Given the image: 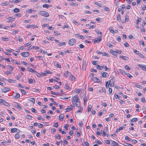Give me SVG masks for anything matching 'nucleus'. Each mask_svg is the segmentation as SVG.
Listing matches in <instances>:
<instances>
[{
    "label": "nucleus",
    "instance_id": "6",
    "mask_svg": "<svg viewBox=\"0 0 146 146\" xmlns=\"http://www.w3.org/2000/svg\"><path fill=\"white\" fill-rule=\"evenodd\" d=\"M21 54L22 56L26 57H28L29 56V53L28 52H25L21 53Z\"/></svg>",
    "mask_w": 146,
    "mask_h": 146
},
{
    "label": "nucleus",
    "instance_id": "8",
    "mask_svg": "<svg viewBox=\"0 0 146 146\" xmlns=\"http://www.w3.org/2000/svg\"><path fill=\"white\" fill-rule=\"evenodd\" d=\"M64 115L62 113H61L59 116L58 119L60 121H62L64 117Z\"/></svg>",
    "mask_w": 146,
    "mask_h": 146
},
{
    "label": "nucleus",
    "instance_id": "9",
    "mask_svg": "<svg viewBox=\"0 0 146 146\" xmlns=\"http://www.w3.org/2000/svg\"><path fill=\"white\" fill-rule=\"evenodd\" d=\"M102 76L104 78H106L109 76V74L107 72H104L102 74Z\"/></svg>",
    "mask_w": 146,
    "mask_h": 146
},
{
    "label": "nucleus",
    "instance_id": "46",
    "mask_svg": "<svg viewBox=\"0 0 146 146\" xmlns=\"http://www.w3.org/2000/svg\"><path fill=\"white\" fill-rule=\"evenodd\" d=\"M41 1L43 3H50L49 0H41Z\"/></svg>",
    "mask_w": 146,
    "mask_h": 146
},
{
    "label": "nucleus",
    "instance_id": "25",
    "mask_svg": "<svg viewBox=\"0 0 146 146\" xmlns=\"http://www.w3.org/2000/svg\"><path fill=\"white\" fill-rule=\"evenodd\" d=\"M137 119H138L137 118H134L131 119V121L132 122H135L137 121Z\"/></svg>",
    "mask_w": 146,
    "mask_h": 146
},
{
    "label": "nucleus",
    "instance_id": "33",
    "mask_svg": "<svg viewBox=\"0 0 146 146\" xmlns=\"http://www.w3.org/2000/svg\"><path fill=\"white\" fill-rule=\"evenodd\" d=\"M18 30L13 31L12 32V34L13 35H15L18 32Z\"/></svg>",
    "mask_w": 146,
    "mask_h": 146
},
{
    "label": "nucleus",
    "instance_id": "4",
    "mask_svg": "<svg viewBox=\"0 0 146 146\" xmlns=\"http://www.w3.org/2000/svg\"><path fill=\"white\" fill-rule=\"evenodd\" d=\"M102 37L101 36H98L96 38V39H94V43H96L97 42H100L102 40Z\"/></svg>",
    "mask_w": 146,
    "mask_h": 146
},
{
    "label": "nucleus",
    "instance_id": "20",
    "mask_svg": "<svg viewBox=\"0 0 146 146\" xmlns=\"http://www.w3.org/2000/svg\"><path fill=\"white\" fill-rule=\"evenodd\" d=\"M96 68L99 70H102L103 68V66H101L99 65H97L96 66Z\"/></svg>",
    "mask_w": 146,
    "mask_h": 146
},
{
    "label": "nucleus",
    "instance_id": "12",
    "mask_svg": "<svg viewBox=\"0 0 146 146\" xmlns=\"http://www.w3.org/2000/svg\"><path fill=\"white\" fill-rule=\"evenodd\" d=\"M113 79H111L109 82V84L111 87H112L113 86Z\"/></svg>",
    "mask_w": 146,
    "mask_h": 146
},
{
    "label": "nucleus",
    "instance_id": "54",
    "mask_svg": "<svg viewBox=\"0 0 146 146\" xmlns=\"http://www.w3.org/2000/svg\"><path fill=\"white\" fill-rule=\"evenodd\" d=\"M107 129L108 127H104V129H103V131H102V132H106V131H107Z\"/></svg>",
    "mask_w": 146,
    "mask_h": 146
},
{
    "label": "nucleus",
    "instance_id": "18",
    "mask_svg": "<svg viewBox=\"0 0 146 146\" xmlns=\"http://www.w3.org/2000/svg\"><path fill=\"white\" fill-rule=\"evenodd\" d=\"M83 110V108L82 107H80L79 110H78L77 111V112L78 113L79 112L81 113L82 112Z\"/></svg>",
    "mask_w": 146,
    "mask_h": 146
},
{
    "label": "nucleus",
    "instance_id": "58",
    "mask_svg": "<svg viewBox=\"0 0 146 146\" xmlns=\"http://www.w3.org/2000/svg\"><path fill=\"white\" fill-rule=\"evenodd\" d=\"M48 39L51 41H53L54 40V38L53 37H49Z\"/></svg>",
    "mask_w": 146,
    "mask_h": 146
},
{
    "label": "nucleus",
    "instance_id": "44",
    "mask_svg": "<svg viewBox=\"0 0 146 146\" xmlns=\"http://www.w3.org/2000/svg\"><path fill=\"white\" fill-rule=\"evenodd\" d=\"M50 93L51 94L54 95H56L57 94H58L57 93H56V92H54L52 91H50Z\"/></svg>",
    "mask_w": 146,
    "mask_h": 146
},
{
    "label": "nucleus",
    "instance_id": "61",
    "mask_svg": "<svg viewBox=\"0 0 146 146\" xmlns=\"http://www.w3.org/2000/svg\"><path fill=\"white\" fill-rule=\"evenodd\" d=\"M28 69L30 72H33V69L32 68H28Z\"/></svg>",
    "mask_w": 146,
    "mask_h": 146
},
{
    "label": "nucleus",
    "instance_id": "5",
    "mask_svg": "<svg viewBox=\"0 0 146 146\" xmlns=\"http://www.w3.org/2000/svg\"><path fill=\"white\" fill-rule=\"evenodd\" d=\"M138 66L142 70H146V65H144L139 64Z\"/></svg>",
    "mask_w": 146,
    "mask_h": 146
},
{
    "label": "nucleus",
    "instance_id": "24",
    "mask_svg": "<svg viewBox=\"0 0 146 146\" xmlns=\"http://www.w3.org/2000/svg\"><path fill=\"white\" fill-rule=\"evenodd\" d=\"M123 145L125 146H133L132 144H129L125 142Z\"/></svg>",
    "mask_w": 146,
    "mask_h": 146
},
{
    "label": "nucleus",
    "instance_id": "32",
    "mask_svg": "<svg viewBox=\"0 0 146 146\" xmlns=\"http://www.w3.org/2000/svg\"><path fill=\"white\" fill-rule=\"evenodd\" d=\"M65 44L66 42H59V43L58 44L59 46H60L65 45Z\"/></svg>",
    "mask_w": 146,
    "mask_h": 146
},
{
    "label": "nucleus",
    "instance_id": "45",
    "mask_svg": "<svg viewBox=\"0 0 146 146\" xmlns=\"http://www.w3.org/2000/svg\"><path fill=\"white\" fill-rule=\"evenodd\" d=\"M15 137L17 139H19L20 137V135L19 134H16L15 136Z\"/></svg>",
    "mask_w": 146,
    "mask_h": 146
},
{
    "label": "nucleus",
    "instance_id": "11",
    "mask_svg": "<svg viewBox=\"0 0 146 146\" xmlns=\"http://www.w3.org/2000/svg\"><path fill=\"white\" fill-rule=\"evenodd\" d=\"M73 108V106L72 105H71L68 108H67L65 109L66 112L68 111L69 110H72Z\"/></svg>",
    "mask_w": 146,
    "mask_h": 146
},
{
    "label": "nucleus",
    "instance_id": "29",
    "mask_svg": "<svg viewBox=\"0 0 146 146\" xmlns=\"http://www.w3.org/2000/svg\"><path fill=\"white\" fill-rule=\"evenodd\" d=\"M119 58H121L123 60H126L127 59L125 58H127V57L126 56H120Z\"/></svg>",
    "mask_w": 146,
    "mask_h": 146
},
{
    "label": "nucleus",
    "instance_id": "41",
    "mask_svg": "<svg viewBox=\"0 0 146 146\" xmlns=\"http://www.w3.org/2000/svg\"><path fill=\"white\" fill-rule=\"evenodd\" d=\"M119 71L120 72H121L123 74H126V73L124 71L121 69H119Z\"/></svg>",
    "mask_w": 146,
    "mask_h": 146
},
{
    "label": "nucleus",
    "instance_id": "14",
    "mask_svg": "<svg viewBox=\"0 0 146 146\" xmlns=\"http://www.w3.org/2000/svg\"><path fill=\"white\" fill-rule=\"evenodd\" d=\"M52 6V5H48L47 4H45L43 5L42 7L43 8H46L47 9H48L49 7H51Z\"/></svg>",
    "mask_w": 146,
    "mask_h": 146
},
{
    "label": "nucleus",
    "instance_id": "57",
    "mask_svg": "<svg viewBox=\"0 0 146 146\" xmlns=\"http://www.w3.org/2000/svg\"><path fill=\"white\" fill-rule=\"evenodd\" d=\"M96 31L98 34L101 35L102 34V32L99 30H98Z\"/></svg>",
    "mask_w": 146,
    "mask_h": 146
},
{
    "label": "nucleus",
    "instance_id": "50",
    "mask_svg": "<svg viewBox=\"0 0 146 146\" xmlns=\"http://www.w3.org/2000/svg\"><path fill=\"white\" fill-rule=\"evenodd\" d=\"M140 57L144 58V56L141 53H139L138 55Z\"/></svg>",
    "mask_w": 146,
    "mask_h": 146
},
{
    "label": "nucleus",
    "instance_id": "16",
    "mask_svg": "<svg viewBox=\"0 0 146 146\" xmlns=\"http://www.w3.org/2000/svg\"><path fill=\"white\" fill-rule=\"evenodd\" d=\"M6 19L8 20L7 21V22H10L11 21H12L13 18H12V17H7Z\"/></svg>",
    "mask_w": 146,
    "mask_h": 146
},
{
    "label": "nucleus",
    "instance_id": "42",
    "mask_svg": "<svg viewBox=\"0 0 146 146\" xmlns=\"http://www.w3.org/2000/svg\"><path fill=\"white\" fill-rule=\"evenodd\" d=\"M131 141L133 144H136L137 143V141L135 140H131Z\"/></svg>",
    "mask_w": 146,
    "mask_h": 146
},
{
    "label": "nucleus",
    "instance_id": "38",
    "mask_svg": "<svg viewBox=\"0 0 146 146\" xmlns=\"http://www.w3.org/2000/svg\"><path fill=\"white\" fill-rule=\"evenodd\" d=\"M133 52L137 54L138 55L139 52V51H137V50L134 49L133 50Z\"/></svg>",
    "mask_w": 146,
    "mask_h": 146
},
{
    "label": "nucleus",
    "instance_id": "39",
    "mask_svg": "<svg viewBox=\"0 0 146 146\" xmlns=\"http://www.w3.org/2000/svg\"><path fill=\"white\" fill-rule=\"evenodd\" d=\"M4 105L6 106H8L9 104L6 102L4 100V101L3 102V103Z\"/></svg>",
    "mask_w": 146,
    "mask_h": 146
},
{
    "label": "nucleus",
    "instance_id": "53",
    "mask_svg": "<svg viewBox=\"0 0 146 146\" xmlns=\"http://www.w3.org/2000/svg\"><path fill=\"white\" fill-rule=\"evenodd\" d=\"M26 117L28 119H31L32 117L30 115H28Z\"/></svg>",
    "mask_w": 146,
    "mask_h": 146
},
{
    "label": "nucleus",
    "instance_id": "22",
    "mask_svg": "<svg viewBox=\"0 0 146 146\" xmlns=\"http://www.w3.org/2000/svg\"><path fill=\"white\" fill-rule=\"evenodd\" d=\"M29 100L33 104L35 103V100L34 98H30L29 99Z\"/></svg>",
    "mask_w": 146,
    "mask_h": 146
},
{
    "label": "nucleus",
    "instance_id": "37",
    "mask_svg": "<svg viewBox=\"0 0 146 146\" xmlns=\"http://www.w3.org/2000/svg\"><path fill=\"white\" fill-rule=\"evenodd\" d=\"M15 98L17 99L20 97V95L19 93H16V95L15 96Z\"/></svg>",
    "mask_w": 146,
    "mask_h": 146
},
{
    "label": "nucleus",
    "instance_id": "59",
    "mask_svg": "<svg viewBox=\"0 0 146 146\" xmlns=\"http://www.w3.org/2000/svg\"><path fill=\"white\" fill-rule=\"evenodd\" d=\"M19 68L20 69H21V70H22L24 72L25 70V69L24 68L22 67L21 66L19 67Z\"/></svg>",
    "mask_w": 146,
    "mask_h": 146
},
{
    "label": "nucleus",
    "instance_id": "26",
    "mask_svg": "<svg viewBox=\"0 0 146 146\" xmlns=\"http://www.w3.org/2000/svg\"><path fill=\"white\" fill-rule=\"evenodd\" d=\"M125 139L128 141H131V139H130L128 136H126L125 137Z\"/></svg>",
    "mask_w": 146,
    "mask_h": 146
},
{
    "label": "nucleus",
    "instance_id": "23",
    "mask_svg": "<svg viewBox=\"0 0 146 146\" xmlns=\"http://www.w3.org/2000/svg\"><path fill=\"white\" fill-rule=\"evenodd\" d=\"M129 16L127 15H126L125 16V21L128 22L129 21Z\"/></svg>",
    "mask_w": 146,
    "mask_h": 146
},
{
    "label": "nucleus",
    "instance_id": "47",
    "mask_svg": "<svg viewBox=\"0 0 146 146\" xmlns=\"http://www.w3.org/2000/svg\"><path fill=\"white\" fill-rule=\"evenodd\" d=\"M27 12L29 13H31L34 12V11L33 10L29 9L27 11Z\"/></svg>",
    "mask_w": 146,
    "mask_h": 146
},
{
    "label": "nucleus",
    "instance_id": "51",
    "mask_svg": "<svg viewBox=\"0 0 146 146\" xmlns=\"http://www.w3.org/2000/svg\"><path fill=\"white\" fill-rule=\"evenodd\" d=\"M31 111L34 112L35 113H36L37 112V111L34 108H32L31 109Z\"/></svg>",
    "mask_w": 146,
    "mask_h": 146
},
{
    "label": "nucleus",
    "instance_id": "30",
    "mask_svg": "<svg viewBox=\"0 0 146 146\" xmlns=\"http://www.w3.org/2000/svg\"><path fill=\"white\" fill-rule=\"evenodd\" d=\"M94 76V74L93 73H91L89 75V78H90L91 80L93 79Z\"/></svg>",
    "mask_w": 146,
    "mask_h": 146
},
{
    "label": "nucleus",
    "instance_id": "34",
    "mask_svg": "<svg viewBox=\"0 0 146 146\" xmlns=\"http://www.w3.org/2000/svg\"><path fill=\"white\" fill-rule=\"evenodd\" d=\"M13 11L15 13H18L19 12V10L18 9L15 8L13 9Z\"/></svg>",
    "mask_w": 146,
    "mask_h": 146
},
{
    "label": "nucleus",
    "instance_id": "13",
    "mask_svg": "<svg viewBox=\"0 0 146 146\" xmlns=\"http://www.w3.org/2000/svg\"><path fill=\"white\" fill-rule=\"evenodd\" d=\"M15 106L16 108H18L20 110H21L22 107L18 104L16 103L15 104Z\"/></svg>",
    "mask_w": 146,
    "mask_h": 146
},
{
    "label": "nucleus",
    "instance_id": "3",
    "mask_svg": "<svg viewBox=\"0 0 146 146\" xmlns=\"http://www.w3.org/2000/svg\"><path fill=\"white\" fill-rule=\"evenodd\" d=\"M76 42V40L74 38H72L70 39L68 42V44L70 46H73Z\"/></svg>",
    "mask_w": 146,
    "mask_h": 146
},
{
    "label": "nucleus",
    "instance_id": "48",
    "mask_svg": "<svg viewBox=\"0 0 146 146\" xmlns=\"http://www.w3.org/2000/svg\"><path fill=\"white\" fill-rule=\"evenodd\" d=\"M125 74L127 75V77H128L130 78H131L133 77V76L129 74L126 73Z\"/></svg>",
    "mask_w": 146,
    "mask_h": 146
},
{
    "label": "nucleus",
    "instance_id": "62",
    "mask_svg": "<svg viewBox=\"0 0 146 146\" xmlns=\"http://www.w3.org/2000/svg\"><path fill=\"white\" fill-rule=\"evenodd\" d=\"M105 142L108 144H110V142L109 140H106L105 141Z\"/></svg>",
    "mask_w": 146,
    "mask_h": 146
},
{
    "label": "nucleus",
    "instance_id": "52",
    "mask_svg": "<svg viewBox=\"0 0 146 146\" xmlns=\"http://www.w3.org/2000/svg\"><path fill=\"white\" fill-rule=\"evenodd\" d=\"M21 92L22 94H23L24 95L26 94V92L24 90H21Z\"/></svg>",
    "mask_w": 146,
    "mask_h": 146
},
{
    "label": "nucleus",
    "instance_id": "64",
    "mask_svg": "<svg viewBox=\"0 0 146 146\" xmlns=\"http://www.w3.org/2000/svg\"><path fill=\"white\" fill-rule=\"evenodd\" d=\"M125 69L126 70H130V68L127 65H125Z\"/></svg>",
    "mask_w": 146,
    "mask_h": 146
},
{
    "label": "nucleus",
    "instance_id": "15",
    "mask_svg": "<svg viewBox=\"0 0 146 146\" xmlns=\"http://www.w3.org/2000/svg\"><path fill=\"white\" fill-rule=\"evenodd\" d=\"M110 52L112 54H113L114 55L116 56L117 55L116 52L112 49L110 50Z\"/></svg>",
    "mask_w": 146,
    "mask_h": 146
},
{
    "label": "nucleus",
    "instance_id": "63",
    "mask_svg": "<svg viewBox=\"0 0 146 146\" xmlns=\"http://www.w3.org/2000/svg\"><path fill=\"white\" fill-rule=\"evenodd\" d=\"M69 126V125H68V124H66L64 127V128H65L66 130H68V128L67 127Z\"/></svg>",
    "mask_w": 146,
    "mask_h": 146
},
{
    "label": "nucleus",
    "instance_id": "21",
    "mask_svg": "<svg viewBox=\"0 0 146 146\" xmlns=\"http://www.w3.org/2000/svg\"><path fill=\"white\" fill-rule=\"evenodd\" d=\"M86 64L84 63L82 64V69L84 70H85L86 69Z\"/></svg>",
    "mask_w": 146,
    "mask_h": 146
},
{
    "label": "nucleus",
    "instance_id": "60",
    "mask_svg": "<svg viewBox=\"0 0 146 146\" xmlns=\"http://www.w3.org/2000/svg\"><path fill=\"white\" fill-rule=\"evenodd\" d=\"M53 126L54 127H58V124L57 122L55 123L54 125Z\"/></svg>",
    "mask_w": 146,
    "mask_h": 146
},
{
    "label": "nucleus",
    "instance_id": "31",
    "mask_svg": "<svg viewBox=\"0 0 146 146\" xmlns=\"http://www.w3.org/2000/svg\"><path fill=\"white\" fill-rule=\"evenodd\" d=\"M88 100L87 96L85 95L84 98V103H85Z\"/></svg>",
    "mask_w": 146,
    "mask_h": 146
},
{
    "label": "nucleus",
    "instance_id": "7",
    "mask_svg": "<svg viewBox=\"0 0 146 146\" xmlns=\"http://www.w3.org/2000/svg\"><path fill=\"white\" fill-rule=\"evenodd\" d=\"M10 90V89L9 88L6 87H5L4 88L1 89L2 92L4 93H6Z\"/></svg>",
    "mask_w": 146,
    "mask_h": 146
},
{
    "label": "nucleus",
    "instance_id": "49",
    "mask_svg": "<svg viewBox=\"0 0 146 146\" xmlns=\"http://www.w3.org/2000/svg\"><path fill=\"white\" fill-rule=\"evenodd\" d=\"M112 89L111 88H110L109 89V94H111L112 93Z\"/></svg>",
    "mask_w": 146,
    "mask_h": 146
},
{
    "label": "nucleus",
    "instance_id": "35",
    "mask_svg": "<svg viewBox=\"0 0 146 146\" xmlns=\"http://www.w3.org/2000/svg\"><path fill=\"white\" fill-rule=\"evenodd\" d=\"M55 138L59 139H60V136L59 135L57 134L55 135Z\"/></svg>",
    "mask_w": 146,
    "mask_h": 146
},
{
    "label": "nucleus",
    "instance_id": "27",
    "mask_svg": "<svg viewBox=\"0 0 146 146\" xmlns=\"http://www.w3.org/2000/svg\"><path fill=\"white\" fill-rule=\"evenodd\" d=\"M92 108V106L91 105H88V111L89 112V111H90L91 110Z\"/></svg>",
    "mask_w": 146,
    "mask_h": 146
},
{
    "label": "nucleus",
    "instance_id": "19",
    "mask_svg": "<svg viewBox=\"0 0 146 146\" xmlns=\"http://www.w3.org/2000/svg\"><path fill=\"white\" fill-rule=\"evenodd\" d=\"M18 130V129L17 128H13L11 129V133H13Z\"/></svg>",
    "mask_w": 146,
    "mask_h": 146
},
{
    "label": "nucleus",
    "instance_id": "17",
    "mask_svg": "<svg viewBox=\"0 0 146 146\" xmlns=\"http://www.w3.org/2000/svg\"><path fill=\"white\" fill-rule=\"evenodd\" d=\"M111 141L112 142V144H113V146H118V144L117 142L112 141Z\"/></svg>",
    "mask_w": 146,
    "mask_h": 146
},
{
    "label": "nucleus",
    "instance_id": "40",
    "mask_svg": "<svg viewBox=\"0 0 146 146\" xmlns=\"http://www.w3.org/2000/svg\"><path fill=\"white\" fill-rule=\"evenodd\" d=\"M117 21H119L120 20V21H121V17H120V16L119 15H118L117 16Z\"/></svg>",
    "mask_w": 146,
    "mask_h": 146
},
{
    "label": "nucleus",
    "instance_id": "28",
    "mask_svg": "<svg viewBox=\"0 0 146 146\" xmlns=\"http://www.w3.org/2000/svg\"><path fill=\"white\" fill-rule=\"evenodd\" d=\"M7 67L9 69L10 71L11 72H12L13 69V67L11 66L8 65L7 66Z\"/></svg>",
    "mask_w": 146,
    "mask_h": 146
},
{
    "label": "nucleus",
    "instance_id": "55",
    "mask_svg": "<svg viewBox=\"0 0 146 146\" xmlns=\"http://www.w3.org/2000/svg\"><path fill=\"white\" fill-rule=\"evenodd\" d=\"M139 42V43L140 44H142L144 46H145V44L144 43V41H140Z\"/></svg>",
    "mask_w": 146,
    "mask_h": 146
},
{
    "label": "nucleus",
    "instance_id": "2",
    "mask_svg": "<svg viewBox=\"0 0 146 146\" xmlns=\"http://www.w3.org/2000/svg\"><path fill=\"white\" fill-rule=\"evenodd\" d=\"M38 14L44 17H48L49 16V14L48 13L44 11H40Z\"/></svg>",
    "mask_w": 146,
    "mask_h": 146
},
{
    "label": "nucleus",
    "instance_id": "10",
    "mask_svg": "<svg viewBox=\"0 0 146 146\" xmlns=\"http://www.w3.org/2000/svg\"><path fill=\"white\" fill-rule=\"evenodd\" d=\"M92 80L93 81H94V82H96L98 83H100V80L98 79L96 77H95V78H93L92 79Z\"/></svg>",
    "mask_w": 146,
    "mask_h": 146
},
{
    "label": "nucleus",
    "instance_id": "43",
    "mask_svg": "<svg viewBox=\"0 0 146 146\" xmlns=\"http://www.w3.org/2000/svg\"><path fill=\"white\" fill-rule=\"evenodd\" d=\"M110 31L112 33H114V31L113 29L112 28H110L109 29Z\"/></svg>",
    "mask_w": 146,
    "mask_h": 146
},
{
    "label": "nucleus",
    "instance_id": "56",
    "mask_svg": "<svg viewBox=\"0 0 146 146\" xmlns=\"http://www.w3.org/2000/svg\"><path fill=\"white\" fill-rule=\"evenodd\" d=\"M29 84L32 83L33 82V80L32 79H30L29 80Z\"/></svg>",
    "mask_w": 146,
    "mask_h": 146
},
{
    "label": "nucleus",
    "instance_id": "1",
    "mask_svg": "<svg viewBox=\"0 0 146 146\" xmlns=\"http://www.w3.org/2000/svg\"><path fill=\"white\" fill-rule=\"evenodd\" d=\"M79 99L78 96V95H76L74 96L72 98V103L74 104L75 103L76 106L77 107H79L80 105V102L78 101Z\"/></svg>",
    "mask_w": 146,
    "mask_h": 146
},
{
    "label": "nucleus",
    "instance_id": "36",
    "mask_svg": "<svg viewBox=\"0 0 146 146\" xmlns=\"http://www.w3.org/2000/svg\"><path fill=\"white\" fill-rule=\"evenodd\" d=\"M1 39L4 41H8L9 40L8 38L3 37H2Z\"/></svg>",
    "mask_w": 146,
    "mask_h": 146
}]
</instances>
